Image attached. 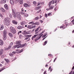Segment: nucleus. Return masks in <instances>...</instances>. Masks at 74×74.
Returning <instances> with one entry per match:
<instances>
[{"instance_id":"c756f323","label":"nucleus","mask_w":74,"mask_h":74,"mask_svg":"<svg viewBox=\"0 0 74 74\" xmlns=\"http://www.w3.org/2000/svg\"><path fill=\"white\" fill-rule=\"evenodd\" d=\"M38 19H39V17H38V16H37L34 19V20H38Z\"/></svg>"},{"instance_id":"c85d7f7f","label":"nucleus","mask_w":74,"mask_h":74,"mask_svg":"<svg viewBox=\"0 0 74 74\" xmlns=\"http://www.w3.org/2000/svg\"><path fill=\"white\" fill-rule=\"evenodd\" d=\"M9 36L10 37H12V34L11 33H10L8 34Z\"/></svg>"},{"instance_id":"a211bd4d","label":"nucleus","mask_w":74,"mask_h":74,"mask_svg":"<svg viewBox=\"0 0 74 74\" xmlns=\"http://www.w3.org/2000/svg\"><path fill=\"white\" fill-rule=\"evenodd\" d=\"M0 45H3V40L1 39L0 40Z\"/></svg>"},{"instance_id":"f257e3e1","label":"nucleus","mask_w":74,"mask_h":74,"mask_svg":"<svg viewBox=\"0 0 74 74\" xmlns=\"http://www.w3.org/2000/svg\"><path fill=\"white\" fill-rule=\"evenodd\" d=\"M3 23L5 25H10V23L8 18H5L3 21Z\"/></svg>"},{"instance_id":"39448f33","label":"nucleus","mask_w":74,"mask_h":74,"mask_svg":"<svg viewBox=\"0 0 74 74\" xmlns=\"http://www.w3.org/2000/svg\"><path fill=\"white\" fill-rule=\"evenodd\" d=\"M19 45L20 46H19L17 48H23V47H25V46H26V45H27L26 43L23 44L22 45L21 44Z\"/></svg>"},{"instance_id":"e2e57ef3","label":"nucleus","mask_w":74,"mask_h":74,"mask_svg":"<svg viewBox=\"0 0 74 74\" xmlns=\"http://www.w3.org/2000/svg\"><path fill=\"white\" fill-rule=\"evenodd\" d=\"M49 70H51V66L49 67Z\"/></svg>"},{"instance_id":"ea45409f","label":"nucleus","mask_w":74,"mask_h":74,"mask_svg":"<svg viewBox=\"0 0 74 74\" xmlns=\"http://www.w3.org/2000/svg\"><path fill=\"white\" fill-rule=\"evenodd\" d=\"M48 16H51V15L52 14H51V13H49L48 14Z\"/></svg>"},{"instance_id":"9b49d317","label":"nucleus","mask_w":74,"mask_h":74,"mask_svg":"<svg viewBox=\"0 0 74 74\" xmlns=\"http://www.w3.org/2000/svg\"><path fill=\"white\" fill-rule=\"evenodd\" d=\"M21 24L22 26H24V25H26V23L25 21H22L21 23Z\"/></svg>"},{"instance_id":"c03bdc74","label":"nucleus","mask_w":74,"mask_h":74,"mask_svg":"<svg viewBox=\"0 0 74 74\" xmlns=\"http://www.w3.org/2000/svg\"><path fill=\"white\" fill-rule=\"evenodd\" d=\"M16 53V51H13L12 52V53L13 54H15V53Z\"/></svg>"},{"instance_id":"13d9d810","label":"nucleus","mask_w":74,"mask_h":74,"mask_svg":"<svg viewBox=\"0 0 74 74\" xmlns=\"http://www.w3.org/2000/svg\"><path fill=\"white\" fill-rule=\"evenodd\" d=\"M21 11H23H23H24V9H23V8H22L21 9Z\"/></svg>"},{"instance_id":"6e6d98bb","label":"nucleus","mask_w":74,"mask_h":74,"mask_svg":"<svg viewBox=\"0 0 74 74\" xmlns=\"http://www.w3.org/2000/svg\"><path fill=\"white\" fill-rule=\"evenodd\" d=\"M38 34L39 36H41V37H42V35H43V34H41V33L39 34Z\"/></svg>"},{"instance_id":"3c124183","label":"nucleus","mask_w":74,"mask_h":74,"mask_svg":"<svg viewBox=\"0 0 74 74\" xmlns=\"http://www.w3.org/2000/svg\"><path fill=\"white\" fill-rule=\"evenodd\" d=\"M41 11V10H39L38 11V12H37V13L38 14V13H39V12H40Z\"/></svg>"},{"instance_id":"6e6552de","label":"nucleus","mask_w":74,"mask_h":74,"mask_svg":"<svg viewBox=\"0 0 74 74\" xmlns=\"http://www.w3.org/2000/svg\"><path fill=\"white\" fill-rule=\"evenodd\" d=\"M4 27V25H0V30H3Z\"/></svg>"},{"instance_id":"393cba45","label":"nucleus","mask_w":74,"mask_h":74,"mask_svg":"<svg viewBox=\"0 0 74 74\" xmlns=\"http://www.w3.org/2000/svg\"><path fill=\"white\" fill-rule=\"evenodd\" d=\"M53 1H50V2L49 3V7H50L51 5V4H52V3Z\"/></svg>"},{"instance_id":"f03ea898","label":"nucleus","mask_w":74,"mask_h":74,"mask_svg":"<svg viewBox=\"0 0 74 74\" xmlns=\"http://www.w3.org/2000/svg\"><path fill=\"white\" fill-rule=\"evenodd\" d=\"M10 31L13 34H15L16 33V30L14 27L12 26L10 27Z\"/></svg>"},{"instance_id":"6ab92c4d","label":"nucleus","mask_w":74,"mask_h":74,"mask_svg":"<svg viewBox=\"0 0 74 74\" xmlns=\"http://www.w3.org/2000/svg\"><path fill=\"white\" fill-rule=\"evenodd\" d=\"M22 28H23V27L22 26H19L17 27V29H22Z\"/></svg>"},{"instance_id":"aec40b11","label":"nucleus","mask_w":74,"mask_h":74,"mask_svg":"<svg viewBox=\"0 0 74 74\" xmlns=\"http://www.w3.org/2000/svg\"><path fill=\"white\" fill-rule=\"evenodd\" d=\"M10 4H12V5H13V4H14V0H10Z\"/></svg>"},{"instance_id":"20e7f679","label":"nucleus","mask_w":74,"mask_h":74,"mask_svg":"<svg viewBox=\"0 0 74 74\" xmlns=\"http://www.w3.org/2000/svg\"><path fill=\"white\" fill-rule=\"evenodd\" d=\"M16 14L15 13L16 18V16L17 17V18H21V14L20 13H19V12H16Z\"/></svg>"},{"instance_id":"338daca9","label":"nucleus","mask_w":74,"mask_h":74,"mask_svg":"<svg viewBox=\"0 0 74 74\" xmlns=\"http://www.w3.org/2000/svg\"><path fill=\"white\" fill-rule=\"evenodd\" d=\"M46 71H45L44 72V73H43V74H46Z\"/></svg>"},{"instance_id":"a19ab883","label":"nucleus","mask_w":74,"mask_h":74,"mask_svg":"<svg viewBox=\"0 0 74 74\" xmlns=\"http://www.w3.org/2000/svg\"><path fill=\"white\" fill-rule=\"evenodd\" d=\"M21 15H25V13L21 12Z\"/></svg>"},{"instance_id":"a18cd8bd","label":"nucleus","mask_w":74,"mask_h":74,"mask_svg":"<svg viewBox=\"0 0 74 74\" xmlns=\"http://www.w3.org/2000/svg\"><path fill=\"white\" fill-rule=\"evenodd\" d=\"M5 69V68H3L1 69L0 70V72H1V71H3V70H4Z\"/></svg>"},{"instance_id":"c9c22d12","label":"nucleus","mask_w":74,"mask_h":74,"mask_svg":"<svg viewBox=\"0 0 74 74\" xmlns=\"http://www.w3.org/2000/svg\"><path fill=\"white\" fill-rule=\"evenodd\" d=\"M9 55L10 56L12 57V56H13L14 55V54L13 53H10L9 54Z\"/></svg>"},{"instance_id":"bb28decb","label":"nucleus","mask_w":74,"mask_h":74,"mask_svg":"<svg viewBox=\"0 0 74 74\" xmlns=\"http://www.w3.org/2000/svg\"><path fill=\"white\" fill-rule=\"evenodd\" d=\"M32 26L31 25H28L27 27V28H28V29H32Z\"/></svg>"},{"instance_id":"7ed1b4c3","label":"nucleus","mask_w":74,"mask_h":74,"mask_svg":"<svg viewBox=\"0 0 74 74\" xmlns=\"http://www.w3.org/2000/svg\"><path fill=\"white\" fill-rule=\"evenodd\" d=\"M16 10L14 8H12V15L14 17V18H16V15H15V11Z\"/></svg>"},{"instance_id":"8fccbe9b","label":"nucleus","mask_w":74,"mask_h":74,"mask_svg":"<svg viewBox=\"0 0 74 74\" xmlns=\"http://www.w3.org/2000/svg\"><path fill=\"white\" fill-rule=\"evenodd\" d=\"M60 28L61 29H62H62H64V27H63V26H60Z\"/></svg>"},{"instance_id":"052dcab7","label":"nucleus","mask_w":74,"mask_h":74,"mask_svg":"<svg viewBox=\"0 0 74 74\" xmlns=\"http://www.w3.org/2000/svg\"><path fill=\"white\" fill-rule=\"evenodd\" d=\"M48 56H52V55L51 54H49L48 55Z\"/></svg>"},{"instance_id":"37998d69","label":"nucleus","mask_w":74,"mask_h":74,"mask_svg":"<svg viewBox=\"0 0 74 74\" xmlns=\"http://www.w3.org/2000/svg\"><path fill=\"white\" fill-rule=\"evenodd\" d=\"M23 52V49H22L19 51V53H21V52Z\"/></svg>"},{"instance_id":"09e8293b","label":"nucleus","mask_w":74,"mask_h":74,"mask_svg":"<svg viewBox=\"0 0 74 74\" xmlns=\"http://www.w3.org/2000/svg\"><path fill=\"white\" fill-rule=\"evenodd\" d=\"M45 16L46 18H47L48 17V15L47 14H45Z\"/></svg>"},{"instance_id":"9d476101","label":"nucleus","mask_w":74,"mask_h":74,"mask_svg":"<svg viewBox=\"0 0 74 74\" xmlns=\"http://www.w3.org/2000/svg\"><path fill=\"white\" fill-rule=\"evenodd\" d=\"M12 23L13 24H14V25H17V24H18L17 22L15 20L12 21Z\"/></svg>"},{"instance_id":"79ce46f5","label":"nucleus","mask_w":74,"mask_h":74,"mask_svg":"<svg viewBox=\"0 0 74 74\" xmlns=\"http://www.w3.org/2000/svg\"><path fill=\"white\" fill-rule=\"evenodd\" d=\"M12 45H13V42H11L10 43V46H12Z\"/></svg>"},{"instance_id":"5701e85b","label":"nucleus","mask_w":74,"mask_h":74,"mask_svg":"<svg viewBox=\"0 0 74 74\" xmlns=\"http://www.w3.org/2000/svg\"><path fill=\"white\" fill-rule=\"evenodd\" d=\"M34 24V25H40V23L38 22H36L35 23H34V24Z\"/></svg>"},{"instance_id":"0eeeda50","label":"nucleus","mask_w":74,"mask_h":74,"mask_svg":"<svg viewBox=\"0 0 74 74\" xmlns=\"http://www.w3.org/2000/svg\"><path fill=\"white\" fill-rule=\"evenodd\" d=\"M6 1H7V0H1L0 2V3L1 4H5L6 3Z\"/></svg>"},{"instance_id":"de8ad7c7","label":"nucleus","mask_w":74,"mask_h":74,"mask_svg":"<svg viewBox=\"0 0 74 74\" xmlns=\"http://www.w3.org/2000/svg\"><path fill=\"white\" fill-rule=\"evenodd\" d=\"M35 34H38L39 33V31L35 32Z\"/></svg>"},{"instance_id":"7c9ffc66","label":"nucleus","mask_w":74,"mask_h":74,"mask_svg":"<svg viewBox=\"0 0 74 74\" xmlns=\"http://www.w3.org/2000/svg\"><path fill=\"white\" fill-rule=\"evenodd\" d=\"M34 23V21H32L31 22L29 23V24H32V25H34V24H33Z\"/></svg>"},{"instance_id":"e433bc0d","label":"nucleus","mask_w":74,"mask_h":74,"mask_svg":"<svg viewBox=\"0 0 74 74\" xmlns=\"http://www.w3.org/2000/svg\"><path fill=\"white\" fill-rule=\"evenodd\" d=\"M47 41H46L45 42V43H44V44H43V45H46V44H47Z\"/></svg>"},{"instance_id":"864d4df0","label":"nucleus","mask_w":74,"mask_h":74,"mask_svg":"<svg viewBox=\"0 0 74 74\" xmlns=\"http://www.w3.org/2000/svg\"><path fill=\"white\" fill-rule=\"evenodd\" d=\"M52 3H51V4H54V3H55V1H52Z\"/></svg>"},{"instance_id":"5fc2aeb1","label":"nucleus","mask_w":74,"mask_h":74,"mask_svg":"<svg viewBox=\"0 0 74 74\" xmlns=\"http://www.w3.org/2000/svg\"><path fill=\"white\" fill-rule=\"evenodd\" d=\"M15 0L17 3L19 2V1H20V0Z\"/></svg>"},{"instance_id":"49530a36","label":"nucleus","mask_w":74,"mask_h":74,"mask_svg":"<svg viewBox=\"0 0 74 74\" xmlns=\"http://www.w3.org/2000/svg\"><path fill=\"white\" fill-rule=\"evenodd\" d=\"M4 60L6 61V62H8V60L7 59H5Z\"/></svg>"},{"instance_id":"4468645a","label":"nucleus","mask_w":74,"mask_h":74,"mask_svg":"<svg viewBox=\"0 0 74 74\" xmlns=\"http://www.w3.org/2000/svg\"><path fill=\"white\" fill-rule=\"evenodd\" d=\"M38 35V34L34 35V36L32 37V40H34V38H36Z\"/></svg>"},{"instance_id":"cd10ccee","label":"nucleus","mask_w":74,"mask_h":74,"mask_svg":"<svg viewBox=\"0 0 74 74\" xmlns=\"http://www.w3.org/2000/svg\"><path fill=\"white\" fill-rule=\"evenodd\" d=\"M53 7L54 6H50L49 7V10H52L53 8Z\"/></svg>"},{"instance_id":"4d7b16f0","label":"nucleus","mask_w":74,"mask_h":74,"mask_svg":"<svg viewBox=\"0 0 74 74\" xmlns=\"http://www.w3.org/2000/svg\"><path fill=\"white\" fill-rule=\"evenodd\" d=\"M19 33H22V31H20L18 32V34H19Z\"/></svg>"},{"instance_id":"412c9836","label":"nucleus","mask_w":74,"mask_h":74,"mask_svg":"<svg viewBox=\"0 0 74 74\" xmlns=\"http://www.w3.org/2000/svg\"><path fill=\"white\" fill-rule=\"evenodd\" d=\"M11 48V46H9V47L8 48H6L5 49V50H9V49H10Z\"/></svg>"},{"instance_id":"b1692460","label":"nucleus","mask_w":74,"mask_h":74,"mask_svg":"<svg viewBox=\"0 0 74 74\" xmlns=\"http://www.w3.org/2000/svg\"><path fill=\"white\" fill-rule=\"evenodd\" d=\"M41 37V36H40L37 39H35V41H36L37 40H40V38Z\"/></svg>"},{"instance_id":"58836bf2","label":"nucleus","mask_w":74,"mask_h":74,"mask_svg":"<svg viewBox=\"0 0 74 74\" xmlns=\"http://www.w3.org/2000/svg\"><path fill=\"white\" fill-rule=\"evenodd\" d=\"M33 4H34L36 5V4H37V2L36 1H34L33 2Z\"/></svg>"},{"instance_id":"69168bd1","label":"nucleus","mask_w":74,"mask_h":74,"mask_svg":"<svg viewBox=\"0 0 74 74\" xmlns=\"http://www.w3.org/2000/svg\"><path fill=\"white\" fill-rule=\"evenodd\" d=\"M29 34V32H26V34Z\"/></svg>"},{"instance_id":"423d86ee","label":"nucleus","mask_w":74,"mask_h":74,"mask_svg":"<svg viewBox=\"0 0 74 74\" xmlns=\"http://www.w3.org/2000/svg\"><path fill=\"white\" fill-rule=\"evenodd\" d=\"M24 37H26V38L24 39V40H26L28 39L29 37H31V35H25L24 36Z\"/></svg>"},{"instance_id":"f8f14e48","label":"nucleus","mask_w":74,"mask_h":74,"mask_svg":"<svg viewBox=\"0 0 74 74\" xmlns=\"http://www.w3.org/2000/svg\"><path fill=\"white\" fill-rule=\"evenodd\" d=\"M21 41L19 40V41H16V44H21Z\"/></svg>"},{"instance_id":"4be33fe9","label":"nucleus","mask_w":74,"mask_h":74,"mask_svg":"<svg viewBox=\"0 0 74 74\" xmlns=\"http://www.w3.org/2000/svg\"><path fill=\"white\" fill-rule=\"evenodd\" d=\"M7 31L5 30H4L3 32V35H5V36H7Z\"/></svg>"},{"instance_id":"72a5a7b5","label":"nucleus","mask_w":74,"mask_h":74,"mask_svg":"<svg viewBox=\"0 0 74 74\" xmlns=\"http://www.w3.org/2000/svg\"><path fill=\"white\" fill-rule=\"evenodd\" d=\"M23 0H20L19 1H20V3L21 4H22V3H23Z\"/></svg>"},{"instance_id":"2f4dec72","label":"nucleus","mask_w":74,"mask_h":74,"mask_svg":"<svg viewBox=\"0 0 74 74\" xmlns=\"http://www.w3.org/2000/svg\"><path fill=\"white\" fill-rule=\"evenodd\" d=\"M47 35V33H45L44 34V35H43V36H42V38H43V37H45V36H46Z\"/></svg>"},{"instance_id":"0e129e2a","label":"nucleus","mask_w":74,"mask_h":74,"mask_svg":"<svg viewBox=\"0 0 74 74\" xmlns=\"http://www.w3.org/2000/svg\"><path fill=\"white\" fill-rule=\"evenodd\" d=\"M57 1H58V0H56L55 1V3H57Z\"/></svg>"},{"instance_id":"2eb2a0df","label":"nucleus","mask_w":74,"mask_h":74,"mask_svg":"<svg viewBox=\"0 0 74 74\" xmlns=\"http://www.w3.org/2000/svg\"><path fill=\"white\" fill-rule=\"evenodd\" d=\"M4 7L6 10H8V5L5 4V5Z\"/></svg>"},{"instance_id":"f704fd0d","label":"nucleus","mask_w":74,"mask_h":74,"mask_svg":"<svg viewBox=\"0 0 74 74\" xmlns=\"http://www.w3.org/2000/svg\"><path fill=\"white\" fill-rule=\"evenodd\" d=\"M40 27H38L36 30H35V32H37V31H38V30H39V29H40Z\"/></svg>"},{"instance_id":"4c0bfd02","label":"nucleus","mask_w":74,"mask_h":74,"mask_svg":"<svg viewBox=\"0 0 74 74\" xmlns=\"http://www.w3.org/2000/svg\"><path fill=\"white\" fill-rule=\"evenodd\" d=\"M41 7V6H39V7H38L37 8V9H38V10H39V9H40Z\"/></svg>"},{"instance_id":"1a4fd4ad","label":"nucleus","mask_w":74,"mask_h":74,"mask_svg":"<svg viewBox=\"0 0 74 74\" xmlns=\"http://www.w3.org/2000/svg\"><path fill=\"white\" fill-rule=\"evenodd\" d=\"M3 49H1L0 51V56H1L3 55Z\"/></svg>"},{"instance_id":"603ef678","label":"nucleus","mask_w":74,"mask_h":74,"mask_svg":"<svg viewBox=\"0 0 74 74\" xmlns=\"http://www.w3.org/2000/svg\"><path fill=\"white\" fill-rule=\"evenodd\" d=\"M36 25H34L32 27V29H33V28H34L36 27Z\"/></svg>"},{"instance_id":"dca6fc26","label":"nucleus","mask_w":74,"mask_h":74,"mask_svg":"<svg viewBox=\"0 0 74 74\" xmlns=\"http://www.w3.org/2000/svg\"><path fill=\"white\" fill-rule=\"evenodd\" d=\"M19 46H20L19 44L17 45H15L14 46L13 48L15 49L16 48H17V47H19Z\"/></svg>"},{"instance_id":"ddd939ff","label":"nucleus","mask_w":74,"mask_h":74,"mask_svg":"<svg viewBox=\"0 0 74 74\" xmlns=\"http://www.w3.org/2000/svg\"><path fill=\"white\" fill-rule=\"evenodd\" d=\"M7 35H3V40H5L7 39Z\"/></svg>"},{"instance_id":"680f3d73","label":"nucleus","mask_w":74,"mask_h":74,"mask_svg":"<svg viewBox=\"0 0 74 74\" xmlns=\"http://www.w3.org/2000/svg\"><path fill=\"white\" fill-rule=\"evenodd\" d=\"M46 10H47V11H48L49 10H50V9H49H49H46Z\"/></svg>"},{"instance_id":"774afa93","label":"nucleus","mask_w":74,"mask_h":74,"mask_svg":"<svg viewBox=\"0 0 74 74\" xmlns=\"http://www.w3.org/2000/svg\"><path fill=\"white\" fill-rule=\"evenodd\" d=\"M74 66L72 68V70H74Z\"/></svg>"},{"instance_id":"a878e982","label":"nucleus","mask_w":74,"mask_h":74,"mask_svg":"<svg viewBox=\"0 0 74 74\" xmlns=\"http://www.w3.org/2000/svg\"><path fill=\"white\" fill-rule=\"evenodd\" d=\"M24 5L25 7H28V4L27 3H24Z\"/></svg>"},{"instance_id":"473e14b6","label":"nucleus","mask_w":74,"mask_h":74,"mask_svg":"<svg viewBox=\"0 0 74 74\" xmlns=\"http://www.w3.org/2000/svg\"><path fill=\"white\" fill-rule=\"evenodd\" d=\"M23 35L26 34V31H24V32L23 33Z\"/></svg>"},{"instance_id":"bf43d9fd","label":"nucleus","mask_w":74,"mask_h":74,"mask_svg":"<svg viewBox=\"0 0 74 74\" xmlns=\"http://www.w3.org/2000/svg\"><path fill=\"white\" fill-rule=\"evenodd\" d=\"M57 58H56L54 60L53 62H55V60H56V59Z\"/></svg>"},{"instance_id":"f3484780","label":"nucleus","mask_w":74,"mask_h":74,"mask_svg":"<svg viewBox=\"0 0 74 74\" xmlns=\"http://www.w3.org/2000/svg\"><path fill=\"white\" fill-rule=\"evenodd\" d=\"M1 12H5V9H4L3 8H1Z\"/></svg>"}]
</instances>
